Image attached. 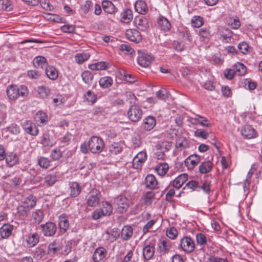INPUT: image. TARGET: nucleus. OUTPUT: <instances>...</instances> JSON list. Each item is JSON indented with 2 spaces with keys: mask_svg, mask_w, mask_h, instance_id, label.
Listing matches in <instances>:
<instances>
[{
  "mask_svg": "<svg viewBox=\"0 0 262 262\" xmlns=\"http://www.w3.org/2000/svg\"><path fill=\"white\" fill-rule=\"evenodd\" d=\"M156 124V120L154 117L148 116L143 121V127L146 130L152 129Z\"/></svg>",
  "mask_w": 262,
  "mask_h": 262,
  "instance_id": "obj_29",
  "label": "nucleus"
},
{
  "mask_svg": "<svg viewBox=\"0 0 262 262\" xmlns=\"http://www.w3.org/2000/svg\"><path fill=\"white\" fill-rule=\"evenodd\" d=\"M123 148L122 144L114 142L109 146V151L113 155H118L122 152Z\"/></svg>",
  "mask_w": 262,
  "mask_h": 262,
  "instance_id": "obj_41",
  "label": "nucleus"
},
{
  "mask_svg": "<svg viewBox=\"0 0 262 262\" xmlns=\"http://www.w3.org/2000/svg\"><path fill=\"white\" fill-rule=\"evenodd\" d=\"M169 92L165 89H162L156 93L157 98L160 100L165 101L169 97Z\"/></svg>",
  "mask_w": 262,
  "mask_h": 262,
  "instance_id": "obj_52",
  "label": "nucleus"
},
{
  "mask_svg": "<svg viewBox=\"0 0 262 262\" xmlns=\"http://www.w3.org/2000/svg\"><path fill=\"white\" fill-rule=\"evenodd\" d=\"M134 24L141 31H146L149 27L147 19L143 16H136L134 19Z\"/></svg>",
  "mask_w": 262,
  "mask_h": 262,
  "instance_id": "obj_15",
  "label": "nucleus"
},
{
  "mask_svg": "<svg viewBox=\"0 0 262 262\" xmlns=\"http://www.w3.org/2000/svg\"><path fill=\"white\" fill-rule=\"evenodd\" d=\"M7 164L12 167L18 162V158L17 155L13 152H10L7 155L5 158Z\"/></svg>",
  "mask_w": 262,
  "mask_h": 262,
  "instance_id": "obj_42",
  "label": "nucleus"
},
{
  "mask_svg": "<svg viewBox=\"0 0 262 262\" xmlns=\"http://www.w3.org/2000/svg\"><path fill=\"white\" fill-rule=\"evenodd\" d=\"M210 187L211 181L207 178L203 182V183L200 188L205 193L209 194L211 191Z\"/></svg>",
  "mask_w": 262,
  "mask_h": 262,
  "instance_id": "obj_59",
  "label": "nucleus"
},
{
  "mask_svg": "<svg viewBox=\"0 0 262 262\" xmlns=\"http://www.w3.org/2000/svg\"><path fill=\"white\" fill-rule=\"evenodd\" d=\"M188 175L186 173H182L178 176L173 182V186L179 189L187 181Z\"/></svg>",
  "mask_w": 262,
  "mask_h": 262,
  "instance_id": "obj_30",
  "label": "nucleus"
},
{
  "mask_svg": "<svg viewBox=\"0 0 262 262\" xmlns=\"http://www.w3.org/2000/svg\"><path fill=\"white\" fill-rule=\"evenodd\" d=\"M58 225L60 231L63 233L68 230L69 228V223L68 216L66 214H62L59 216Z\"/></svg>",
  "mask_w": 262,
  "mask_h": 262,
  "instance_id": "obj_21",
  "label": "nucleus"
},
{
  "mask_svg": "<svg viewBox=\"0 0 262 262\" xmlns=\"http://www.w3.org/2000/svg\"><path fill=\"white\" fill-rule=\"evenodd\" d=\"M84 97L88 102H91L92 104L95 103L97 100V96L91 91H88L86 94L84 95Z\"/></svg>",
  "mask_w": 262,
  "mask_h": 262,
  "instance_id": "obj_60",
  "label": "nucleus"
},
{
  "mask_svg": "<svg viewBox=\"0 0 262 262\" xmlns=\"http://www.w3.org/2000/svg\"><path fill=\"white\" fill-rule=\"evenodd\" d=\"M101 193L99 190L93 189L89 193L86 199V204L89 207H95L100 203Z\"/></svg>",
  "mask_w": 262,
  "mask_h": 262,
  "instance_id": "obj_7",
  "label": "nucleus"
},
{
  "mask_svg": "<svg viewBox=\"0 0 262 262\" xmlns=\"http://www.w3.org/2000/svg\"><path fill=\"white\" fill-rule=\"evenodd\" d=\"M154 57L147 51L139 50L137 57L138 63L143 68L148 67L154 60Z\"/></svg>",
  "mask_w": 262,
  "mask_h": 262,
  "instance_id": "obj_4",
  "label": "nucleus"
},
{
  "mask_svg": "<svg viewBox=\"0 0 262 262\" xmlns=\"http://www.w3.org/2000/svg\"><path fill=\"white\" fill-rule=\"evenodd\" d=\"M7 129L8 132L15 135L19 134L20 130L19 126L15 123L11 124L9 126L7 127Z\"/></svg>",
  "mask_w": 262,
  "mask_h": 262,
  "instance_id": "obj_63",
  "label": "nucleus"
},
{
  "mask_svg": "<svg viewBox=\"0 0 262 262\" xmlns=\"http://www.w3.org/2000/svg\"><path fill=\"white\" fill-rule=\"evenodd\" d=\"M81 77L83 81L86 84H90L93 78V75L89 71H84L82 74Z\"/></svg>",
  "mask_w": 262,
  "mask_h": 262,
  "instance_id": "obj_54",
  "label": "nucleus"
},
{
  "mask_svg": "<svg viewBox=\"0 0 262 262\" xmlns=\"http://www.w3.org/2000/svg\"><path fill=\"white\" fill-rule=\"evenodd\" d=\"M158 247L161 253L166 254L171 248V242L168 239H161L158 244Z\"/></svg>",
  "mask_w": 262,
  "mask_h": 262,
  "instance_id": "obj_23",
  "label": "nucleus"
},
{
  "mask_svg": "<svg viewBox=\"0 0 262 262\" xmlns=\"http://www.w3.org/2000/svg\"><path fill=\"white\" fill-rule=\"evenodd\" d=\"M102 6L104 11L107 13L112 14L115 11V6L113 3L110 1H103L102 2Z\"/></svg>",
  "mask_w": 262,
  "mask_h": 262,
  "instance_id": "obj_44",
  "label": "nucleus"
},
{
  "mask_svg": "<svg viewBox=\"0 0 262 262\" xmlns=\"http://www.w3.org/2000/svg\"><path fill=\"white\" fill-rule=\"evenodd\" d=\"M146 187L149 189H155L158 184L156 177L152 174H148L145 178Z\"/></svg>",
  "mask_w": 262,
  "mask_h": 262,
  "instance_id": "obj_35",
  "label": "nucleus"
},
{
  "mask_svg": "<svg viewBox=\"0 0 262 262\" xmlns=\"http://www.w3.org/2000/svg\"><path fill=\"white\" fill-rule=\"evenodd\" d=\"M37 92L40 97L47 98L51 94V90L47 86L41 85L37 88Z\"/></svg>",
  "mask_w": 262,
  "mask_h": 262,
  "instance_id": "obj_43",
  "label": "nucleus"
},
{
  "mask_svg": "<svg viewBox=\"0 0 262 262\" xmlns=\"http://www.w3.org/2000/svg\"><path fill=\"white\" fill-rule=\"evenodd\" d=\"M42 233L45 236H52L57 231V227L53 222H47L40 225Z\"/></svg>",
  "mask_w": 262,
  "mask_h": 262,
  "instance_id": "obj_8",
  "label": "nucleus"
},
{
  "mask_svg": "<svg viewBox=\"0 0 262 262\" xmlns=\"http://www.w3.org/2000/svg\"><path fill=\"white\" fill-rule=\"evenodd\" d=\"M121 21L124 23L130 22L133 18V13L131 10L126 9L121 13Z\"/></svg>",
  "mask_w": 262,
  "mask_h": 262,
  "instance_id": "obj_40",
  "label": "nucleus"
},
{
  "mask_svg": "<svg viewBox=\"0 0 262 262\" xmlns=\"http://www.w3.org/2000/svg\"><path fill=\"white\" fill-rule=\"evenodd\" d=\"M23 128L27 133L32 136H36L38 134L37 127L30 121L26 120L25 121L23 124Z\"/></svg>",
  "mask_w": 262,
  "mask_h": 262,
  "instance_id": "obj_18",
  "label": "nucleus"
},
{
  "mask_svg": "<svg viewBox=\"0 0 262 262\" xmlns=\"http://www.w3.org/2000/svg\"><path fill=\"white\" fill-rule=\"evenodd\" d=\"M13 228V226L9 224H4L0 228V235L2 238H8L11 235Z\"/></svg>",
  "mask_w": 262,
  "mask_h": 262,
  "instance_id": "obj_26",
  "label": "nucleus"
},
{
  "mask_svg": "<svg viewBox=\"0 0 262 262\" xmlns=\"http://www.w3.org/2000/svg\"><path fill=\"white\" fill-rule=\"evenodd\" d=\"M155 198V194L153 192H147L143 196L144 202L146 204H150Z\"/></svg>",
  "mask_w": 262,
  "mask_h": 262,
  "instance_id": "obj_61",
  "label": "nucleus"
},
{
  "mask_svg": "<svg viewBox=\"0 0 262 262\" xmlns=\"http://www.w3.org/2000/svg\"><path fill=\"white\" fill-rule=\"evenodd\" d=\"M90 57V54L89 53H77L75 56V60L77 63L81 64L88 60Z\"/></svg>",
  "mask_w": 262,
  "mask_h": 262,
  "instance_id": "obj_46",
  "label": "nucleus"
},
{
  "mask_svg": "<svg viewBox=\"0 0 262 262\" xmlns=\"http://www.w3.org/2000/svg\"><path fill=\"white\" fill-rule=\"evenodd\" d=\"M191 23L193 27L200 28L203 25L204 21L202 17L199 16H194L192 18Z\"/></svg>",
  "mask_w": 262,
  "mask_h": 262,
  "instance_id": "obj_53",
  "label": "nucleus"
},
{
  "mask_svg": "<svg viewBox=\"0 0 262 262\" xmlns=\"http://www.w3.org/2000/svg\"><path fill=\"white\" fill-rule=\"evenodd\" d=\"M36 203V198L33 195H30L27 197L23 202V205L19 207L18 209L23 210L27 213L31 209L34 207Z\"/></svg>",
  "mask_w": 262,
  "mask_h": 262,
  "instance_id": "obj_11",
  "label": "nucleus"
},
{
  "mask_svg": "<svg viewBox=\"0 0 262 262\" xmlns=\"http://www.w3.org/2000/svg\"><path fill=\"white\" fill-rule=\"evenodd\" d=\"M194 136L205 140L208 137V134L204 129H198L194 132Z\"/></svg>",
  "mask_w": 262,
  "mask_h": 262,
  "instance_id": "obj_64",
  "label": "nucleus"
},
{
  "mask_svg": "<svg viewBox=\"0 0 262 262\" xmlns=\"http://www.w3.org/2000/svg\"><path fill=\"white\" fill-rule=\"evenodd\" d=\"M200 157L194 154L189 156L184 161L185 165L188 169H192L200 161Z\"/></svg>",
  "mask_w": 262,
  "mask_h": 262,
  "instance_id": "obj_16",
  "label": "nucleus"
},
{
  "mask_svg": "<svg viewBox=\"0 0 262 262\" xmlns=\"http://www.w3.org/2000/svg\"><path fill=\"white\" fill-rule=\"evenodd\" d=\"M155 253V244L149 243L143 248V256L146 260L150 259Z\"/></svg>",
  "mask_w": 262,
  "mask_h": 262,
  "instance_id": "obj_20",
  "label": "nucleus"
},
{
  "mask_svg": "<svg viewBox=\"0 0 262 262\" xmlns=\"http://www.w3.org/2000/svg\"><path fill=\"white\" fill-rule=\"evenodd\" d=\"M180 246L182 250L187 253L192 252L195 248L194 242L188 236H185L181 239Z\"/></svg>",
  "mask_w": 262,
  "mask_h": 262,
  "instance_id": "obj_9",
  "label": "nucleus"
},
{
  "mask_svg": "<svg viewBox=\"0 0 262 262\" xmlns=\"http://www.w3.org/2000/svg\"><path fill=\"white\" fill-rule=\"evenodd\" d=\"M40 236L37 232L29 233L23 237V244L27 248L35 247L39 242Z\"/></svg>",
  "mask_w": 262,
  "mask_h": 262,
  "instance_id": "obj_5",
  "label": "nucleus"
},
{
  "mask_svg": "<svg viewBox=\"0 0 262 262\" xmlns=\"http://www.w3.org/2000/svg\"><path fill=\"white\" fill-rule=\"evenodd\" d=\"M0 9L7 11L12 9L11 3L9 0H0Z\"/></svg>",
  "mask_w": 262,
  "mask_h": 262,
  "instance_id": "obj_55",
  "label": "nucleus"
},
{
  "mask_svg": "<svg viewBox=\"0 0 262 262\" xmlns=\"http://www.w3.org/2000/svg\"><path fill=\"white\" fill-rule=\"evenodd\" d=\"M146 159L147 155L145 151H142L139 152L133 160V167L135 169L140 168Z\"/></svg>",
  "mask_w": 262,
  "mask_h": 262,
  "instance_id": "obj_12",
  "label": "nucleus"
},
{
  "mask_svg": "<svg viewBox=\"0 0 262 262\" xmlns=\"http://www.w3.org/2000/svg\"><path fill=\"white\" fill-rule=\"evenodd\" d=\"M219 33L221 36L220 39L223 42H229L232 36V32L229 29L222 27L219 29Z\"/></svg>",
  "mask_w": 262,
  "mask_h": 262,
  "instance_id": "obj_22",
  "label": "nucleus"
},
{
  "mask_svg": "<svg viewBox=\"0 0 262 262\" xmlns=\"http://www.w3.org/2000/svg\"><path fill=\"white\" fill-rule=\"evenodd\" d=\"M69 192L71 197H76L80 193L81 187L76 182H72L69 183Z\"/></svg>",
  "mask_w": 262,
  "mask_h": 262,
  "instance_id": "obj_25",
  "label": "nucleus"
},
{
  "mask_svg": "<svg viewBox=\"0 0 262 262\" xmlns=\"http://www.w3.org/2000/svg\"><path fill=\"white\" fill-rule=\"evenodd\" d=\"M241 134L242 136L248 139L255 138L257 136L255 129L249 125L243 126L241 129Z\"/></svg>",
  "mask_w": 262,
  "mask_h": 262,
  "instance_id": "obj_17",
  "label": "nucleus"
},
{
  "mask_svg": "<svg viewBox=\"0 0 262 262\" xmlns=\"http://www.w3.org/2000/svg\"><path fill=\"white\" fill-rule=\"evenodd\" d=\"M113 211V207L108 202L102 203V208L95 210L92 213V218L97 220L103 216L110 215Z\"/></svg>",
  "mask_w": 262,
  "mask_h": 262,
  "instance_id": "obj_3",
  "label": "nucleus"
},
{
  "mask_svg": "<svg viewBox=\"0 0 262 262\" xmlns=\"http://www.w3.org/2000/svg\"><path fill=\"white\" fill-rule=\"evenodd\" d=\"M57 181L56 176L54 174H48L45 177L44 183L46 185L51 186L53 185Z\"/></svg>",
  "mask_w": 262,
  "mask_h": 262,
  "instance_id": "obj_49",
  "label": "nucleus"
},
{
  "mask_svg": "<svg viewBox=\"0 0 262 262\" xmlns=\"http://www.w3.org/2000/svg\"><path fill=\"white\" fill-rule=\"evenodd\" d=\"M246 67L242 63L237 62L234 64V70L235 74L242 76L244 75L246 72Z\"/></svg>",
  "mask_w": 262,
  "mask_h": 262,
  "instance_id": "obj_47",
  "label": "nucleus"
},
{
  "mask_svg": "<svg viewBox=\"0 0 262 262\" xmlns=\"http://www.w3.org/2000/svg\"><path fill=\"white\" fill-rule=\"evenodd\" d=\"M40 142L45 147H52L54 145V142L51 139L50 136L48 134L45 133L41 137Z\"/></svg>",
  "mask_w": 262,
  "mask_h": 262,
  "instance_id": "obj_45",
  "label": "nucleus"
},
{
  "mask_svg": "<svg viewBox=\"0 0 262 262\" xmlns=\"http://www.w3.org/2000/svg\"><path fill=\"white\" fill-rule=\"evenodd\" d=\"M106 250L102 247H99L95 249L93 255V260L95 262H99L106 257Z\"/></svg>",
  "mask_w": 262,
  "mask_h": 262,
  "instance_id": "obj_19",
  "label": "nucleus"
},
{
  "mask_svg": "<svg viewBox=\"0 0 262 262\" xmlns=\"http://www.w3.org/2000/svg\"><path fill=\"white\" fill-rule=\"evenodd\" d=\"M32 217L36 223H40L43 219V213L40 210H37L32 214Z\"/></svg>",
  "mask_w": 262,
  "mask_h": 262,
  "instance_id": "obj_57",
  "label": "nucleus"
},
{
  "mask_svg": "<svg viewBox=\"0 0 262 262\" xmlns=\"http://www.w3.org/2000/svg\"><path fill=\"white\" fill-rule=\"evenodd\" d=\"M34 257L37 260H46L48 257V251L38 247H37L33 253Z\"/></svg>",
  "mask_w": 262,
  "mask_h": 262,
  "instance_id": "obj_27",
  "label": "nucleus"
},
{
  "mask_svg": "<svg viewBox=\"0 0 262 262\" xmlns=\"http://www.w3.org/2000/svg\"><path fill=\"white\" fill-rule=\"evenodd\" d=\"M108 68V63L105 61L98 62L89 66V68L93 71L104 70Z\"/></svg>",
  "mask_w": 262,
  "mask_h": 262,
  "instance_id": "obj_36",
  "label": "nucleus"
},
{
  "mask_svg": "<svg viewBox=\"0 0 262 262\" xmlns=\"http://www.w3.org/2000/svg\"><path fill=\"white\" fill-rule=\"evenodd\" d=\"M188 121L192 125L200 124L202 126L210 127L211 124L207 123V119L200 115H195L188 119Z\"/></svg>",
  "mask_w": 262,
  "mask_h": 262,
  "instance_id": "obj_13",
  "label": "nucleus"
},
{
  "mask_svg": "<svg viewBox=\"0 0 262 262\" xmlns=\"http://www.w3.org/2000/svg\"><path fill=\"white\" fill-rule=\"evenodd\" d=\"M61 249V245L56 242L50 243L48 246V253L51 256H54L58 254Z\"/></svg>",
  "mask_w": 262,
  "mask_h": 262,
  "instance_id": "obj_24",
  "label": "nucleus"
},
{
  "mask_svg": "<svg viewBox=\"0 0 262 262\" xmlns=\"http://www.w3.org/2000/svg\"><path fill=\"white\" fill-rule=\"evenodd\" d=\"M178 233L177 229L173 227H170L166 231V235L171 239H175L178 235Z\"/></svg>",
  "mask_w": 262,
  "mask_h": 262,
  "instance_id": "obj_62",
  "label": "nucleus"
},
{
  "mask_svg": "<svg viewBox=\"0 0 262 262\" xmlns=\"http://www.w3.org/2000/svg\"><path fill=\"white\" fill-rule=\"evenodd\" d=\"M213 163L210 160L202 162L199 166V171L203 174L209 172L212 169Z\"/></svg>",
  "mask_w": 262,
  "mask_h": 262,
  "instance_id": "obj_33",
  "label": "nucleus"
},
{
  "mask_svg": "<svg viewBox=\"0 0 262 262\" xmlns=\"http://www.w3.org/2000/svg\"><path fill=\"white\" fill-rule=\"evenodd\" d=\"M45 72L47 77L51 80H54L58 78V71L55 67L53 66H47L46 68Z\"/></svg>",
  "mask_w": 262,
  "mask_h": 262,
  "instance_id": "obj_32",
  "label": "nucleus"
},
{
  "mask_svg": "<svg viewBox=\"0 0 262 262\" xmlns=\"http://www.w3.org/2000/svg\"><path fill=\"white\" fill-rule=\"evenodd\" d=\"M104 147L103 140L99 137L92 136L87 142H84L80 146V150L86 154L90 150L93 154L101 152Z\"/></svg>",
  "mask_w": 262,
  "mask_h": 262,
  "instance_id": "obj_1",
  "label": "nucleus"
},
{
  "mask_svg": "<svg viewBox=\"0 0 262 262\" xmlns=\"http://www.w3.org/2000/svg\"><path fill=\"white\" fill-rule=\"evenodd\" d=\"M133 229L130 226H125L123 227L121 232L122 238L124 241L129 240L133 236Z\"/></svg>",
  "mask_w": 262,
  "mask_h": 262,
  "instance_id": "obj_34",
  "label": "nucleus"
},
{
  "mask_svg": "<svg viewBox=\"0 0 262 262\" xmlns=\"http://www.w3.org/2000/svg\"><path fill=\"white\" fill-rule=\"evenodd\" d=\"M199 35L202 38L209 39L211 37V32L208 28H202L199 30Z\"/></svg>",
  "mask_w": 262,
  "mask_h": 262,
  "instance_id": "obj_58",
  "label": "nucleus"
},
{
  "mask_svg": "<svg viewBox=\"0 0 262 262\" xmlns=\"http://www.w3.org/2000/svg\"><path fill=\"white\" fill-rule=\"evenodd\" d=\"M37 163L40 167L48 169L50 166L51 160L48 158L40 157L38 158Z\"/></svg>",
  "mask_w": 262,
  "mask_h": 262,
  "instance_id": "obj_48",
  "label": "nucleus"
},
{
  "mask_svg": "<svg viewBox=\"0 0 262 262\" xmlns=\"http://www.w3.org/2000/svg\"><path fill=\"white\" fill-rule=\"evenodd\" d=\"M136 11L141 14H145L148 12L146 4L143 1H137L135 4Z\"/></svg>",
  "mask_w": 262,
  "mask_h": 262,
  "instance_id": "obj_31",
  "label": "nucleus"
},
{
  "mask_svg": "<svg viewBox=\"0 0 262 262\" xmlns=\"http://www.w3.org/2000/svg\"><path fill=\"white\" fill-rule=\"evenodd\" d=\"M34 120L39 125H45L48 122V116L45 112L38 111L34 116Z\"/></svg>",
  "mask_w": 262,
  "mask_h": 262,
  "instance_id": "obj_28",
  "label": "nucleus"
},
{
  "mask_svg": "<svg viewBox=\"0 0 262 262\" xmlns=\"http://www.w3.org/2000/svg\"><path fill=\"white\" fill-rule=\"evenodd\" d=\"M62 156V152L58 148L53 149L50 154L51 158L54 161L59 160Z\"/></svg>",
  "mask_w": 262,
  "mask_h": 262,
  "instance_id": "obj_56",
  "label": "nucleus"
},
{
  "mask_svg": "<svg viewBox=\"0 0 262 262\" xmlns=\"http://www.w3.org/2000/svg\"><path fill=\"white\" fill-rule=\"evenodd\" d=\"M33 64L37 68H43L47 67L48 63L45 57L38 56L33 59Z\"/></svg>",
  "mask_w": 262,
  "mask_h": 262,
  "instance_id": "obj_38",
  "label": "nucleus"
},
{
  "mask_svg": "<svg viewBox=\"0 0 262 262\" xmlns=\"http://www.w3.org/2000/svg\"><path fill=\"white\" fill-rule=\"evenodd\" d=\"M6 93L10 100L15 101L20 98L27 97L28 90L24 85L18 86L16 85H10L7 88Z\"/></svg>",
  "mask_w": 262,
  "mask_h": 262,
  "instance_id": "obj_2",
  "label": "nucleus"
},
{
  "mask_svg": "<svg viewBox=\"0 0 262 262\" xmlns=\"http://www.w3.org/2000/svg\"><path fill=\"white\" fill-rule=\"evenodd\" d=\"M126 36L130 41L138 43L142 40V35L136 29H128L126 31Z\"/></svg>",
  "mask_w": 262,
  "mask_h": 262,
  "instance_id": "obj_14",
  "label": "nucleus"
},
{
  "mask_svg": "<svg viewBox=\"0 0 262 262\" xmlns=\"http://www.w3.org/2000/svg\"><path fill=\"white\" fill-rule=\"evenodd\" d=\"M226 22L234 29L238 28L241 25L240 21L238 18L228 17L226 19Z\"/></svg>",
  "mask_w": 262,
  "mask_h": 262,
  "instance_id": "obj_50",
  "label": "nucleus"
},
{
  "mask_svg": "<svg viewBox=\"0 0 262 262\" xmlns=\"http://www.w3.org/2000/svg\"><path fill=\"white\" fill-rule=\"evenodd\" d=\"M114 202L118 206V211L121 213L125 212L129 206L128 199L126 197L122 195L115 198Z\"/></svg>",
  "mask_w": 262,
  "mask_h": 262,
  "instance_id": "obj_10",
  "label": "nucleus"
},
{
  "mask_svg": "<svg viewBox=\"0 0 262 262\" xmlns=\"http://www.w3.org/2000/svg\"><path fill=\"white\" fill-rule=\"evenodd\" d=\"M113 83V78L110 76L101 77L99 81L100 86L103 89H107L111 87Z\"/></svg>",
  "mask_w": 262,
  "mask_h": 262,
  "instance_id": "obj_39",
  "label": "nucleus"
},
{
  "mask_svg": "<svg viewBox=\"0 0 262 262\" xmlns=\"http://www.w3.org/2000/svg\"><path fill=\"white\" fill-rule=\"evenodd\" d=\"M128 119L132 122L139 121L143 116V111L141 107L136 104L130 106L127 111Z\"/></svg>",
  "mask_w": 262,
  "mask_h": 262,
  "instance_id": "obj_6",
  "label": "nucleus"
},
{
  "mask_svg": "<svg viewBox=\"0 0 262 262\" xmlns=\"http://www.w3.org/2000/svg\"><path fill=\"white\" fill-rule=\"evenodd\" d=\"M169 166L166 163H160L156 167V171L160 176H164L166 174Z\"/></svg>",
  "mask_w": 262,
  "mask_h": 262,
  "instance_id": "obj_51",
  "label": "nucleus"
},
{
  "mask_svg": "<svg viewBox=\"0 0 262 262\" xmlns=\"http://www.w3.org/2000/svg\"><path fill=\"white\" fill-rule=\"evenodd\" d=\"M159 28L165 31H168L171 28V24L169 21L164 17L160 16L158 21Z\"/></svg>",
  "mask_w": 262,
  "mask_h": 262,
  "instance_id": "obj_37",
  "label": "nucleus"
}]
</instances>
